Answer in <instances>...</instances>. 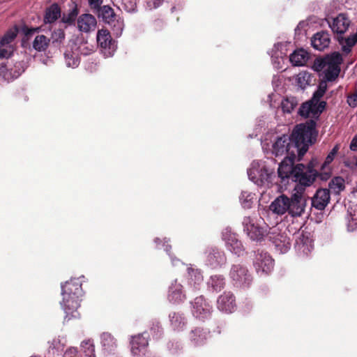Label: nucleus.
<instances>
[{"label": "nucleus", "mask_w": 357, "mask_h": 357, "mask_svg": "<svg viewBox=\"0 0 357 357\" xmlns=\"http://www.w3.org/2000/svg\"><path fill=\"white\" fill-rule=\"evenodd\" d=\"M317 136L316 123L310 120L306 123L297 125L291 136L278 135L273 132L267 133L261 141V146L266 151H270L275 156L298 157L301 160L307 152Z\"/></svg>", "instance_id": "f257e3e1"}, {"label": "nucleus", "mask_w": 357, "mask_h": 357, "mask_svg": "<svg viewBox=\"0 0 357 357\" xmlns=\"http://www.w3.org/2000/svg\"><path fill=\"white\" fill-rule=\"evenodd\" d=\"M242 224L244 231L252 240L261 241L267 236L280 253H286L289 250L291 247L289 238L284 232L281 233L279 227H274L268 231L267 225H261L251 217H245Z\"/></svg>", "instance_id": "f03ea898"}, {"label": "nucleus", "mask_w": 357, "mask_h": 357, "mask_svg": "<svg viewBox=\"0 0 357 357\" xmlns=\"http://www.w3.org/2000/svg\"><path fill=\"white\" fill-rule=\"evenodd\" d=\"M296 157L286 156L280 162L278 173L283 180L292 176L294 181L298 183L296 185L302 188L310 186L315 180L317 172L313 169L312 163L307 167L303 164H298L293 167V164Z\"/></svg>", "instance_id": "7ed1b4c3"}, {"label": "nucleus", "mask_w": 357, "mask_h": 357, "mask_svg": "<svg viewBox=\"0 0 357 357\" xmlns=\"http://www.w3.org/2000/svg\"><path fill=\"white\" fill-rule=\"evenodd\" d=\"M304 188L301 186L294 188L291 198L284 195L278 196L270 205V210L278 215H284L287 212L291 217L301 216L307 206V199L303 195Z\"/></svg>", "instance_id": "20e7f679"}, {"label": "nucleus", "mask_w": 357, "mask_h": 357, "mask_svg": "<svg viewBox=\"0 0 357 357\" xmlns=\"http://www.w3.org/2000/svg\"><path fill=\"white\" fill-rule=\"evenodd\" d=\"M82 282L79 278H75L61 284L63 300L61 305L66 313V319L79 317L77 309L80 306V298L83 296Z\"/></svg>", "instance_id": "39448f33"}, {"label": "nucleus", "mask_w": 357, "mask_h": 357, "mask_svg": "<svg viewBox=\"0 0 357 357\" xmlns=\"http://www.w3.org/2000/svg\"><path fill=\"white\" fill-rule=\"evenodd\" d=\"M342 56L340 52H334L314 61L312 69L320 73L327 82L335 81L340 75Z\"/></svg>", "instance_id": "423d86ee"}, {"label": "nucleus", "mask_w": 357, "mask_h": 357, "mask_svg": "<svg viewBox=\"0 0 357 357\" xmlns=\"http://www.w3.org/2000/svg\"><path fill=\"white\" fill-rule=\"evenodd\" d=\"M248 176L257 185L268 186L273 176V169L266 161L254 160L248 169Z\"/></svg>", "instance_id": "0eeeda50"}, {"label": "nucleus", "mask_w": 357, "mask_h": 357, "mask_svg": "<svg viewBox=\"0 0 357 357\" xmlns=\"http://www.w3.org/2000/svg\"><path fill=\"white\" fill-rule=\"evenodd\" d=\"M229 278L237 287L245 288L252 281L248 268L241 264H233L229 271Z\"/></svg>", "instance_id": "6e6552de"}, {"label": "nucleus", "mask_w": 357, "mask_h": 357, "mask_svg": "<svg viewBox=\"0 0 357 357\" xmlns=\"http://www.w3.org/2000/svg\"><path fill=\"white\" fill-rule=\"evenodd\" d=\"M222 238L226 248L232 253L241 256L244 252L242 243L238 239L236 234L229 228H225L222 232Z\"/></svg>", "instance_id": "1a4fd4ad"}, {"label": "nucleus", "mask_w": 357, "mask_h": 357, "mask_svg": "<svg viewBox=\"0 0 357 357\" xmlns=\"http://www.w3.org/2000/svg\"><path fill=\"white\" fill-rule=\"evenodd\" d=\"M97 42L105 57L113 56L116 50V45L112 40L109 32L106 29H100L97 33Z\"/></svg>", "instance_id": "9d476101"}, {"label": "nucleus", "mask_w": 357, "mask_h": 357, "mask_svg": "<svg viewBox=\"0 0 357 357\" xmlns=\"http://www.w3.org/2000/svg\"><path fill=\"white\" fill-rule=\"evenodd\" d=\"M326 102H321L309 101L302 104L299 108L298 114L304 117L313 118L317 119L326 107Z\"/></svg>", "instance_id": "9b49d317"}, {"label": "nucleus", "mask_w": 357, "mask_h": 357, "mask_svg": "<svg viewBox=\"0 0 357 357\" xmlns=\"http://www.w3.org/2000/svg\"><path fill=\"white\" fill-rule=\"evenodd\" d=\"M255 268L258 273L268 274L273 268L274 261L266 252H259L254 261Z\"/></svg>", "instance_id": "f8f14e48"}, {"label": "nucleus", "mask_w": 357, "mask_h": 357, "mask_svg": "<svg viewBox=\"0 0 357 357\" xmlns=\"http://www.w3.org/2000/svg\"><path fill=\"white\" fill-rule=\"evenodd\" d=\"M149 345L148 335L146 333L132 336L130 340V351L133 356H143Z\"/></svg>", "instance_id": "ddd939ff"}, {"label": "nucleus", "mask_w": 357, "mask_h": 357, "mask_svg": "<svg viewBox=\"0 0 357 357\" xmlns=\"http://www.w3.org/2000/svg\"><path fill=\"white\" fill-rule=\"evenodd\" d=\"M211 305L202 296L197 297L192 303V312L197 319H207L211 314Z\"/></svg>", "instance_id": "4468645a"}, {"label": "nucleus", "mask_w": 357, "mask_h": 357, "mask_svg": "<svg viewBox=\"0 0 357 357\" xmlns=\"http://www.w3.org/2000/svg\"><path fill=\"white\" fill-rule=\"evenodd\" d=\"M295 247L301 255H308L314 248L313 241L310 234L303 231L298 233Z\"/></svg>", "instance_id": "2eb2a0df"}, {"label": "nucleus", "mask_w": 357, "mask_h": 357, "mask_svg": "<svg viewBox=\"0 0 357 357\" xmlns=\"http://www.w3.org/2000/svg\"><path fill=\"white\" fill-rule=\"evenodd\" d=\"M178 281L174 280L169 287L167 298L172 303H179L186 298L183 287Z\"/></svg>", "instance_id": "dca6fc26"}, {"label": "nucleus", "mask_w": 357, "mask_h": 357, "mask_svg": "<svg viewBox=\"0 0 357 357\" xmlns=\"http://www.w3.org/2000/svg\"><path fill=\"white\" fill-rule=\"evenodd\" d=\"M226 263V257L223 252L211 248L206 252V264L212 268L220 267Z\"/></svg>", "instance_id": "f3484780"}, {"label": "nucleus", "mask_w": 357, "mask_h": 357, "mask_svg": "<svg viewBox=\"0 0 357 357\" xmlns=\"http://www.w3.org/2000/svg\"><path fill=\"white\" fill-rule=\"evenodd\" d=\"M77 24L78 29L84 33L93 31L97 25L96 17L88 13L82 14L77 18Z\"/></svg>", "instance_id": "a211bd4d"}, {"label": "nucleus", "mask_w": 357, "mask_h": 357, "mask_svg": "<svg viewBox=\"0 0 357 357\" xmlns=\"http://www.w3.org/2000/svg\"><path fill=\"white\" fill-rule=\"evenodd\" d=\"M287 53V45L280 43H277L273 47L271 55L273 66L277 69L282 68L284 57Z\"/></svg>", "instance_id": "6ab92c4d"}, {"label": "nucleus", "mask_w": 357, "mask_h": 357, "mask_svg": "<svg viewBox=\"0 0 357 357\" xmlns=\"http://www.w3.org/2000/svg\"><path fill=\"white\" fill-rule=\"evenodd\" d=\"M218 308L226 313L232 312L236 308L235 299L229 292L221 295L217 301Z\"/></svg>", "instance_id": "aec40b11"}, {"label": "nucleus", "mask_w": 357, "mask_h": 357, "mask_svg": "<svg viewBox=\"0 0 357 357\" xmlns=\"http://www.w3.org/2000/svg\"><path fill=\"white\" fill-rule=\"evenodd\" d=\"M331 43L330 34L327 31H319L315 33L312 39V46L317 50L322 51L329 46Z\"/></svg>", "instance_id": "412c9836"}, {"label": "nucleus", "mask_w": 357, "mask_h": 357, "mask_svg": "<svg viewBox=\"0 0 357 357\" xmlns=\"http://www.w3.org/2000/svg\"><path fill=\"white\" fill-rule=\"evenodd\" d=\"M329 25L333 31L342 34L347 31L350 25V20L344 14H340L333 18L332 22H329Z\"/></svg>", "instance_id": "4be33fe9"}, {"label": "nucleus", "mask_w": 357, "mask_h": 357, "mask_svg": "<svg viewBox=\"0 0 357 357\" xmlns=\"http://www.w3.org/2000/svg\"><path fill=\"white\" fill-rule=\"evenodd\" d=\"M329 200V190L327 189H319L312 199V205L318 210H323L328 204Z\"/></svg>", "instance_id": "5701e85b"}, {"label": "nucleus", "mask_w": 357, "mask_h": 357, "mask_svg": "<svg viewBox=\"0 0 357 357\" xmlns=\"http://www.w3.org/2000/svg\"><path fill=\"white\" fill-rule=\"evenodd\" d=\"M309 59V54L303 49L295 50L289 56V61L293 66H305Z\"/></svg>", "instance_id": "b1692460"}, {"label": "nucleus", "mask_w": 357, "mask_h": 357, "mask_svg": "<svg viewBox=\"0 0 357 357\" xmlns=\"http://www.w3.org/2000/svg\"><path fill=\"white\" fill-rule=\"evenodd\" d=\"M101 345L105 352L111 354L117 348L115 338L109 333H103L100 336Z\"/></svg>", "instance_id": "393cba45"}, {"label": "nucleus", "mask_w": 357, "mask_h": 357, "mask_svg": "<svg viewBox=\"0 0 357 357\" xmlns=\"http://www.w3.org/2000/svg\"><path fill=\"white\" fill-rule=\"evenodd\" d=\"M188 275H189V285L192 288V291H195L199 289L200 284L203 282V276L201 272L197 269H193L192 268H188Z\"/></svg>", "instance_id": "a878e982"}, {"label": "nucleus", "mask_w": 357, "mask_h": 357, "mask_svg": "<svg viewBox=\"0 0 357 357\" xmlns=\"http://www.w3.org/2000/svg\"><path fill=\"white\" fill-rule=\"evenodd\" d=\"M209 333L206 330L196 328L191 331L190 340L195 346L202 345L208 337Z\"/></svg>", "instance_id": "bb28decb"}, {"label": "nucleus", "mask_w": 357, "mask_h": 357, "mask_svg": "<svg viewBox=\"0 0 357 357\" xmlns=\"http://www.w3.org/2000/svg\"><path fill=\"white\" fill-rule=\"evenodd\" d=\"M169 317L171 326L174 331L182 330L187 323L185 317L179 312H172L169 314Z\"/></svg>", "instance_id": "cd10ccee"}, {"label": "nucleus", "mask_w": 357, "mask_h": 357, "mask_svg": "<svg viewBox=\"0 0 357 357\" xmlns=\"http://www.w3.org/2000/svg\"><path fill=\"white\" fill-rule=\"evenodd\" d=\"M50 42V38L45 35L38 34L35 36L32 46L38 52H44L47 49Z\"/></svg>", "instance_id": "c85d7f7f"}, {"label": "nucleus", "mask_w": 357, "mask_h": 357, "mask_svg": "<svg viewBox=\"0 0 357 357\" xmlns=\"http://www.w3.org/2000/svg\"><path fill=\"white\" fill-rule=\"evenodd\" d=\"M65 61L68 67L76 68L79 63V57L77 52L75 50L73 46H70V50H66L64 53Z\"/></svg>", "instance_id": "c756f323"}, {"label": "nucleus", "mask_w": 357, "mask_h": 357, "mask_svg": "<svg viewBox=\"0 0 357 357\" xmlns=\"http://www.w3.org/2000/svg\"><path fill=\"white\" fill-rule=\"evenodd\" d=\"M347 220L348 231H353L357 229V204L349 209Z\"/></svg>", "instance_id": "7c9ffc66"}, {"label": "nucleus", "mask_w": 357, "mask_h": 357, "mask_svg": "<svg viewBox=\"0 0 357 357\" xmlns=\"http://www.w3.org/2000/svg\"><path fill=\"white\" fill-rule=\"evenodd\" d=\"M298 104V102L295 97L287 96L282 100L280 106L284 113L290 114Z\"/></svg>", "instance_id": "2f4dec72"}, {"label": "nucleus", "mask_w": 357, "mask_h": 357, "mask_svg": "<svg viewBox=\"0 0 357 357\" xmlns=\"http://www.w3.org/2000/svg\"><path fill=\"white\" fill-rule=\"evenodd\" d=\"M61 15V10L58 5L52 4L48 8L45 13V22L46 23H52L56 20Z\"/></svg>", "instance_id": "473e14b6"}, {"label": "nucleus", "mask_w": 357, "mask_h": 357, "mask_svg": "<svg viewBox=\"0 0 357 357\" xmlns=\"http://www.w3.org/2000/svg\"><path fill=\"white\" fill-rule=\"evenodd\" d=\"M209 288L215 291H220L225 286V278L222 275H212L207 282Z\"/></svg>", "instance_id": "72a5a7b5"}, {"label": "nucleus", "mask_w": 357, "mask_h": 357, "mask_svg": "<svg viewBox=\"0 0 357 357\" xmlns=\"http://www.w3.org/2000/svg\"><path fill=\"white\" fill-rule=\"evenodd\" d=\"M72 46L76 52H77L78 56L79 54L86 56L93 52V46L89 44L87 42H82L79 45L77 43H73Z\"/></svg>", "instance_id": "f704fd0d"}, {"label": "nucleus", "mask_w": 357, "mask_h": 357, "mask_svg": "<svg viewBox=\"0 0 357 357\" xmlns=\"http://www.w3.org/2000/svg\"><path fill=\"white\" fill-rule=\"evenodd\" d=\"M297 85L302 89L310 85L311 82V74L307 71H302L296 75Z\"/></svg>", "instance_id": "c9c22d12"}, {"label": "nucleus", "mask_w": 357, "mask_h": 357, "mask_svg": "<svg viewBox=\"0 0 357 357\" xmlns=\"http://www.w3.org/2000/svg\"><path fill=\"white\" fill-rule=\"evenodd\" d=\"M99 15L107 24H111L112 21L116 17L114 10L108 6H104L100 8Z\"/></svg>", "instance_id": "e433bc0d"}, {"label": "nucleus", "mask_w": 357, "mask_h": 357, "mask_svg": "<svg viewBox=\"0 0 357 357\" xmlns=\"http://www.w3.org/2000/svg\"><path fill=\"white\" fill-rule=\"evenodd\" d=\"M330 190L339 194L344 188V180L342 177H335L329 183Z\"/></svg>", "instance_id": "4c0bfd02"}, {"label": "nucleus", "mask_w": 357, "mask_h": 357, "mask_svg": "<svg viewBox=\"0 0 357 357\" xmlns=\"http://www.w3.org/2000/svg\"><path fill=\"white\" fill-rule=\"evenodd\" d=\"M81 349L85 357H96L95 347L91 340H87L82 342Z\"/></svg>", "instance_id": "58836bf2"}, {"label": "nucleus", "mask_w": 357, "mask_h": 357, "mask_svg": "<svg viewBox=\"0 0 357 357\" xmlns=\"http://www.w3.org/2000/svg\"><path fill=\"white\" fill-rule=\"evenodd\" d=\"M18 30L16 27H14L6 32L0 41V44L2 45H13L12 42L17 36Z\"/></svg>", "instance_id": "ea45409f"}, {"label": "nucleus", "mask_w": 357, "mask_h": 357, "mask_svg": "<svg viewBox=\"0 0 357 357\" xmlns=\"http://www.w3.org/2000/svg\"><path fill=\"white\" fill-rule=\"evenodd\" d=\"M109 24L111 25L114 34H116L117 36H119L121 35L122 31L124 28V22L122 18H121L119 17H116L112 21V23Z\"/></svg>", "instance_id": "a19ab883"}, {"label": "nucleus", "mask_w": 357, "mask_h": 357, "mask_svg": "<svg viewBox=\"0 0 357 357\" xmlns=\"http://www.w3.org/2000/svg\"><path fill=\"white\" fill-rule=\"evenodd\" d=\"M253 195L247 191H243L240 196V202L241 205L245 208H250L252 206Z\"/></svg>", "instance_id": "79ce46f5"}, {"label": "nucleus", "mask_w": 357, "mask_h": 357, "mask_svg": "<svg viewBox=\"0 0 357 357\" xmlns=\"http://www.w3.org/2000/svg\"><path fill=\"white\" fill-rule=\"evenodd\" d=\"M340 149V145L336 144L333 149L330 151V153L328 154V155L326 158V160L324 162V164L321 166V169H324L325 167L328 165L331 162L334 160L336 154L337 153L338 151Z\"/></svg>", "instance_id": "37998d69"}, {"label": "nucleus", "mask_w": 357, "mask_h": 357, "mask_svg": "<svg viewBox=\"0 0 357 357\" xmlns=\"http://www.w3.org/2000/svg\"><path fill=\"white\" fill-rule=\"evenodd\" d=\"M14 51L13 45H2L0 44V57L1 58H8L10 57Z\"/></svg>", "instance_id": "c03bdc74"}, {"label": "nucleus", "mask_w": 357, "mask_h": 357, "mask_svg": "<svg viewBox=\"0 0 357 357\" xmlns=\"http://www.w3.org/2000/svg\"><path fill=\"white\" fill-rule=\"evenodd\" d=\"M52 38L53 43H61L65 38L64 31L61 29H57L52 33Z\"/></svg>", "instance_id": "a18cd8bd"}, {"label": "nucleus", "mask_w": 357, "mask_h": 357, "mask_svg": "<svg viewBox=\"0 0 357 357\" xmlns=\"http://www.w3.org/2000/svg\"><path fill=\"white\" fill-rule=\"evenodd\" d=\"M64 357H79L77 347H70L64 353Z\"/></svg>", "instance_id": "49530a36"}, {"label": "nucleus", "mask_w": 357, "mask_h": 357, "mask_svg": "<svg viewBox=\"0 0 357 357\" xmlns=\"http://www.w3.org/2000/svg\"><path fill=\"white\" fill-rule=\"evenodd\" d=\"M78 12L76 7H74L68 14V17L65 20L66 22L72 23L75 21L76 16L77 15Z\"/></svg>", "instance_id": "de8ad7c7"}, {"label": "nucleus", "mask_w": 357, "mask_h": 357, "mask_svg": "<svg viewBox=\"0 0 357 357\" xmlns=\"http://www.w3.org/2000/svg\"><path fill=\"white\" fill-rule=\"evenodd\" d=\"M39 31H40V28H33V29L26 28L24 29V35L27 40H29L31 36H35V34L38 33Z\"/></svg>", "instance_id": "09e8293b"}, {"label": "nucleus", "mask_w": 357, "mask_h": 357, "mask_svg": "<svg viewBox=\"0 0 357 357\" xmlns=\"http://www.w3.org/2000/svg\"><path fill=\"white\" fill-rule=\"evenodd\" d=\"M347 102L352 107H357V92L348 96Z\"/></svg>", "instance_id": "8fccbe9b"}, {"label": "nucleus", "mask_w": 357, "mask_h": 357, "mask_svg": "<svg viewBox=\"0 0 357 357\" xmlns=\"http://www.w3.org/2000/svg\"><path fill=\"white\" fill-rule=\"evenodd\" d=\"M324 92L317 89L313 94V96L311 99V100H312V102H321V101H320V99L324 95Z\"/></svg>", "instance_id": "3c124183"}, {"label": "nucleus", "mask_w": 357, "mask_h": 357, "mask_svg": "<svg viewBox=\"0 0 357 357\" xmlns=\"http://www.w3.org/2000/svg\"><path fill=\"white\" fill-rule=\"evenodd\" d=\"M344 165L350 169L357 168V157L354 158L352 161H345Z\"/></svg>", "instance_id": "603ef678"}, {"label": "nucleus", "mask_w": 357, "mask_h": 357, "mask_svg": "<svg viewBox=\"0 0 357 357\" xmlns=\"http://www.w3.org/2000/svg\"><path fill=\"white\" fill-rule=\"evenodd\" d=\"M102 2V0H89V5L93 8L97 9L100 7Z\"/></svg>", "instance_id": "864d4df0"}, {"label": "nucleus", "mask_w": 357, "mask_h": 357, "mask_svg": "<svg viewBox=\"0 0 357 357\" xmlns=\"http://www.w3.org/2000/svg\"><path fill=\"white\" fill-rule=\"evenodd\" d=\"M349 148L352 151H357V134L353 137Z\"/></svg>", "instance_id": "5fc2aeb1"}, {"label": "nucleus", "mask_w": 357, "mask_h": 357, "mask_svg": "<svg viewBox=\"0 0 357 357\" xmlns=\"http://www.w3.org/2000/svg\"><path fill=\"white\" fill-rule=\"evenodd\" d=\"M318 89L325 93L327 89L326 82H321L319 85Z\"/></svg>", "instance_id": "6e6d98bb"}, {"label": "nucleus", "mask_w": 357, "mask_h": 357, "mask_svg": "<svg viewBox=\"0 0 357 357\" xmlns=\"http://www.w3.org/2000/svg\"><path fill=\"white\" fill-rule=\"evenodd\" d=\"M165 248V250L167 252H169V248H170L171 247L169 245H163Z\"/></svg>", "instance_id": "4d7b16f0"}, {"label": "nucleus", "mask_w": 357, "mask_h": 357, "mask_svg": "<svg viewBox=\"0 0 357 357\" xmlns=\"http://www.w3.org/2000/svg\"><path fill=\"white\" fill-rule=\"evenodd\" d=\"M159 241H160V239L158 238H156L155 239V243L158 245Z\"/></svg>", "instance_id": "13d9d810"}, {"label": "nucleus", "mask_w": 357, "mask_h": 357, "mask_svg": "<svg viewBox=\"0 0 357 357\" xmlns=\"http://www.w3.org/2000/svg\"><path fill=\"white\" fill-rule=\"evenodd\" d=\"M171 257V259H172V264L174 265V264H174V259L172 257Z\"/></svg>", "instance_id": "bf43d9fd"}]
</instances>
